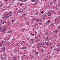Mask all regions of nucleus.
I'll return each instance as SVG.
<instances>
[{
	"label": "nucleus",
	"instance_id": "nucleus-3",
	"mask_svg": "<svg viewBox=\"0 0 60 60\" xmlns=\"http://www.w3.org/2000/svg\"><path fill=\"white\" fill-rule=\"evenodd\" d=\"M37 45L38 46L37 47L40 48L41 47V45H42V43H40L37 44Z\"/></svg>",
	"mask_w": 60,
	"mask_h": 60
},
{
	"label": "nucleus",
	"instance_id": "nucleus-45",
	"mask_svg": "<svg viewBox=\"0 0 60 60\" xmlns=\"http://www.w3.org/2000/svg\"><path fill=\"white\" fill-rule=\"evenodd\" d=\"M28 0H24V2H26Z\"/></svg>",
	"mask_w": 60,
	"mask_h": 60
},
{
	"label": "nucleus",
	"instance_id": "nucleus-9",
	"mask_svg": "<svg viewBox=\"0 0 60 60\" xmlns=\"http://www.w3.org/2000/svg\"><path fill=\"white\" fill-rule=\"evenodd\" d=\"M22 43L23 44H25L26 43V42L25 41H23L22 42Z\"/></svg>",
	"mask_w": 60,
	"mask_h": 60
},
{
	"label": "nucleus",
	"instance_id": "nucleus-27",
	"mask_svg": "<svg viewBox=\"0 0 60 60\" xmlns=\"http://www.w3.org/2000/svg\"><path fill=\"white\" fill-rule=\"evenodd\" d=\"M35 15H38V12H36L35 13Z\"/></svg>",
	"mask_w": 60,
	"mask_h": 60
},
{
	"label": "nucleus",
	"instance_id": "nucleus-48",
	"mask_svg": "<svg viewBox=\"0 0 60 60\" xmlns=\"http://www.w3.org/2000/svg\"><path fill=\"white\" fill-rule=\"evenodd\" d=\"M58 19V18H57L56 19H55V21H56V19Z\"/></svg>",
	"mask_w": 60,
	"mask_h": 60
},
{
	"label": "nucleus",
	"instance_id": "nucleus-61",
	"mask_svg": "<svg viewBox=\"0 0 60 60\" xmlns=\"http://www.w3.org/2000/svg\"><path fill=\"white\" fill-rule=\"evenodd\" d=\"M54 7H54V6L53 8H54Z\"/></svg>",
	"mask_w": 60,
	"mask_h": 60
},
{
	"label": "nucleus",
	"instance_id": "nucleus-54",
	"mask_svg": "<svg viewBox=\"0 0 60 60\" xmlns=\"http://www.w3.org/2000/svg\"><path fill=\"white\" fill-rule=\"evenodd\" d=\"M24 11L23 10H22L21 11V12H23Z\"/></svg>",
	"mask_w": 60,
	"mask_h": 60
},
{
	"label": "nucleus",
	"instance_id": "nucleus-19",
	"mask_svg": "<svg viewBox=\"0 0 60 60\" xmlns=\"http://www.w3.org/2000/svg\"><path fill=\"white\" fill-rule=\"evenodd\" d=\"M30 35H32L31 36H34V34H32V33Z\"/></svg>",
	"mask_w": 60,
	"mask_h": 60
},
{
	"label": "nucleus",
	"instance_id": "nucleus-57",
	"mask_svg": "<svg viewBox=\"0 0 60 60\" xmlns=\"http://www.w3.org/2000/svg\"><path fill=\"white\" fill-rule=\"evenodd\" d=\"M9 33H11V32H10V31H9Z\"/></svg>",
	"mask_w": 60,
	"mask_h": 60
},
{
	"label": "nucleus",
	"instance_id": "nucleus-10",
	"mask_svg": "<svg viewBox=\"0 0 60 60\" xmlns=\"http://www.w3.org/2000/svg\"><path fill=\"white\" fill-rule=\"evenodd\" d=\"M30 41H32V43H33V42H34V39H30Z\"/></svg>",
	"mask_w": 60,
	"mask_h": 60
},
{
	"label": "nucleus",
	"instance_id": "nucleus-35",
	"mask_svg": "<svg viewBox=\"0 0 60 60\" xmlns=\"http://www.w3.org/2000/svg\"><path fill=\"white\" fill-rule=\"evenodd\" d=\"M51 11H52V12H53V11H54L53 10H51Z\"/></svg>",
	"mask_w": 60,
	"mask_h": 60
},
{
	"label": "nucleus",
	"instance_id": "nucleus-56",
	"mask_svg": "<svg viewBox=\"0 0 60 60\" xmlns=\"http://www.w3.org/2000/svg\"><path fill=\"white\" fill-rule=\"evenodd\" d=\"M46 43H47V42H45V44H46Z\"/></svg>",
	"mask_w": 60,
	"mask_h": 60
},
{
	"label": "nucleus",
	"instance_id": "nucleus-44",
	"mask_svg": "<svg viewBox=\"0 0 60 60\" xmlns=\"http://www.w3.org/2000/svg\"><path fill=\"white\" fill-rule=\"evenodd\" d=\"M27 25H29V23H27Z\"/></svg>",
	"mask_w": 60,
	"mask_h": 60
},
{
	"label": "nucleus",
	"instance_id": "nucleus-11",
	"mask_svg": "<svg viewBox=\"0 0 60 60\" xmlns=\"http://www.w3.org/2000/svg\"><path fill=\"white\" fill-rule=\"evenodd\" d=\"M2 27H0V31L2 32Z\"/></svg>",
	"mask_w": 60,
	"mask_h": 60
},
{
	"label": "nucleus",
	"instance_id": "nucleus-34",
	"mask_svg": "<svg viewBox=\"0 0 60 60\" xmlns=\"http://www.w3.org/2000/svg\"><path fill=\"white\" fill-rule=\"evenodd\" d=\"M3 22V21H1L0 22V23H1V24H2V22Z\"/></svg>",
	"mask_w": 60,
	"mask_h": 60
},
{
	"label": "nucleus",
	"instance_id": "nucleus-50",
	"mask_svg": "<svg viewBox=\"0 0 60 60\" xmlns=\"http://www.w3.org/2000/svg\"><path fill=\"white\" fill-rule=\"evenodd\" d=\"M45 26H46L44 25V27H45Z\"/></svg>",
	"mask_w": 60,
	"mask_h": 60
},
{
	"label": "nucleus",
	"instance_id": "nucleus-38",
	"mask_svg": "<svg viewBox=\"0 0 60 60\" xmlns=\"http://www.w3.org/2000/svg\"><path fill=\"white\" fill-rule=\"evenodd\" d=\"M12 22L13 23V22H15V21L12 20Z\"/></svg>",
	"mask_w": 60,
	"mask_h": 60
},
{
	"label": "nucleus",
	"instance_id": "nucleus-4",
	"mask_svg": "<svg viewBox=\"0 0 60 60\" xmlns=\"http://www.w3.org/2000/svg\"><path fill=\"white\" fill-rule=\"evenodd\" d=\"M9 18H10V17L8 16V15H6L3 17V19L5 20H7Z\"/></svg>",
	"mask_w": 60,
	"mask_h": 60
},
{
	"label": "nucleus",
	"instance_id": "nucleus-16",
	"mask_svg": "<svg viewBox=\"0 0 60 60\" xmlns=\"http://www.w3.org/2000/svg\"><path fill=\"white\" fill-rule=\"evenodd\" d=\"M4 31H5V29H4L3 30L1 31V32H4V33H5V32Z\"/></svg>",
	"mask_w": 60,
	"mask_h": 60
},
{
	"label": "nucleus",
	"instance_id": "nucleus-63",
	"mask_svg": "<svg viewBox=\"0 0 60 60\" xmlns=\"http://www.w3.org/2000/svg\"><path fill=\"white\" fill-rule=\"evenodd\" d=\"M34 56L33 57V58H34Z\"/></svg>",
	"mask_w": 60,
	"mask_h": 60
},
{
	"label": "nucleus",
	"instance_id": "nucleus-29",
	"mask_svg": "<svg viewBox=\"0 0 60 60\" xmlns=\"http://www.w3.org/2000/svg\"><path fill=\"white\" fill-rule=\"evenodd\" d=\"M42 52H44V50H43V49H42L41 50Z\"/></svg>",
	"mask_w": 60,
	"mask_h": 60
},
{
	"label": "nucleus",
	"instance_id": "nucleus-31",
	"mask_svg": "<svg viewBox=\"0 0 60 60\" xmlns=\"http://www.w3.org/2000/svg\"><path fill=\"white\" fill-rule=\"evenodd\" d=\"M12 41H15V39H12Z\"/></svg>",
	"mask_w": 60,
	"mask_h": 60
},
{
	"label": "nucleus",
	"instance_id": "nucleus-46",
	"mask_svg": "<svg viewBox=\"0 0 60 60\" xmlns=\"http://www.w3.org/2000/svg\"><path fill=\"white\" fill-rule=\"evenodd\" d=\"M4 21H2V23H1V24H4Z\"/></svg>",
	"mask_w": 60,
	"mask_h": 60
},
{
	"label": "nucleus",
	"instance_id": "nucleus-5",
	"mask_svg": "<svg viewBox=\"0 0 60 60\" xmlns=\"http://www.w3.org/2000/svg\"><path fill=\"white\" fill-rule=\"evenodd\" d=\"M36 21L37 22H38V23H41V21L40 20V19H36Z\"/></svg>",
	"mask_w": 60,
	"mask_h": 60
},
{
	"label": "nucleus",
	"instance_id": "nucleus-52",
	"mask_svg": "<svg viewBox=\"0 0 60 60\" xmlns=\"http://www.w3.org/2000/svg\"><path fill=\"white\" fill-rule=\"evenodd\" d=\"M60 22H59V21H58V23H59Z\"/></svg>",
	"mask_w": 60,
	"mask_h": 60
},
{
	"label": "nucleus",
	"instance_id": "nucleus-60",
	"mask_svg": "<svg viewBox=\"0 0 60 60\" xmlns=\"http://www.w3.org/2000/svg\"><path fill=\"white\" fill-rule=\"evenodd\" d=\"M20 26H22V25H21Z\"/></svg>",
	"mask_w": 60,
	"mask_h": 60
},
{
	"label": "nucleus",
	"instance_id": "nucleus-6",
	"mask_svg": "<svg viewBox=\"0 0 60 60\" xmlns=\"http://www.w3.org/2000/svg\"><path fill=\"white\" fill-rule=\"evenodd\" d=\"M46 15H43V19L44 20V19H45V18H46Z\"/></svg>",
	"mask_w": 60,
	"mask_h": 60
},
{
	"label": "nucleus",
	"instance_id": "nucleus-39",
	"mask_svg": "<svg viewBox=\"0 0 60 60\" xmlns=\"http://www.w3.org/2000/svg\"><path fill=\"white\" fill-rule=\"evenodd\" d=\"M24 49H26L27 48V47H24Z\"/></svg>",
	"mask_w": 60,
	"mask_h": 60
},
{
	"label": "nucleus",
	"instance_id": "nucleus-58",
	"mask_svg": "<svg viewBox=\"0 0 60 60\" xmlns=\"http://www.w3.org/2000/svg\"><path fill=\"white\" fill-rule=\"evenodd\" d=\"M53 32L54 33H55V31H53Z\"/></svg>",
	"mask_w": 60,
	"mask_h": 60
},
{
	"label": "nucleus",
	"instance_id": "nucleus-51",
	"mask_svg": "<svg viewBox=\"0 0 60 60\" xmlns=\"http://www.w3.org/2000/svg\"><path fill=\"white\" fill-rule=\"evenodd\" d=\"M56 49H55L54 50H56Z\"/></svg>",
	"mask_w": 60,
	"mask_h": 60
},
{
	"label": "nucleus",
	"instance_id": "nucleus-24",
	"mask_svg": "<svg viewBox=\"0 0 60 60\" xmlns=\"http://www.w3.org/2000/svg\"><path fill=\"white\" fill-rule=\"evenodd\" d=\"M24 4V3H21V4H20V6H22V4Z\"/></svg>",
	"mask_w": 60,
	"mask_h": 60
},
{
	"label": "nucleus",
	"instance_id": "nucleus-20",
	"mask_svg": "<svg viewBox=\"0 0 60 60\" xmlns=\"http://www.w3.org/2000/svg\"><path fill=\"white\" fill-rule=\"evenodd\" d=\"M55 33H57V32H58V30H55Z\"/></svg>",
	"mask_w": 60,
	"mask_h": 60
},
{
	"label": "nucleus",
	"instance_id": "nucleus-7",
	"mask_svg": "<svg viewBox=\"0 0 60 60\" xmlns=\"http://www.w3.org/2000/svg\"><path fill=\"white\" fill-rule=\"evenodd\" d=\"M50 22V20H49L46 23V26H47V25H48V24H49V23Z\"/></svg>",
	"mask_w": 60,
	"mask_h": 60
},
{
	"label": "nucleus",
	"instance_id": "nucleus-40",
	"mask_svg": "<svg viewBox=\"0 0 60 60\" xmlns=\"http://www.w3.org/2000/svg\"><path fill=\"white\" fill-rule=\"evenodd\" d=\"M5 46V43H4V46Z\"/></svg>",
	"mask_w": 60,
	"mask_h": 60
},
{
	"label": "nucleus",
	"instance_id": "nucleus-25",
	"mask_svg": "<svg viewBox=\"0 0 60 60\" xmlns=\"http://www.w3.org/2000/svg\"><path fill=\"white\" fill-rule=\"evenodd\" d=\"M21 49H24V47H22L21 48Z\"/></svg>",
	"mask_w": 60,
	"mask_h": 60
},
{
	"label": "nucleus",
	"instance_id": "nucleus-62",
	"mask_svg": "<svg viewBox=\"0 0 60 60\" xmlns=\"http://www.w3.org/2000/svg\"><path fill=\"white\" fill-rule=\"evenodd\" d=\"M9 6H10V7H11V5H9Z\"/></svg>",
	"mask_w": 60,
	"mask_h": 60
},
{
	"label": "nucleus",
	"instance_id": "nucleus-26",
	"mask_svg": "<svg viewBox=\"0 0 60 60\" xmlns=\"http://www.w3.org/2000/svg\"><path fill=\"white\" fill-rule=\"evenodd\" d=\"M6 49V48L5 47H4V48L3 49H4V51H5V50Z\"/></svg>",
	"mask_w": 60,
	"mask_h": 60
},
{
	"label": "nucleus",
	"instance_id": "nucleus-30",
	"mask_svg": "<svg viewBox=\"0 0 60 60\" xmlns=\"http://www.w3.org/2000/svg\"><path fill=\"white\" fill-rule=\"evenodd\" d=\"M59 49H58L56 51H58L59 52Z\"/></svg>",
	"mask_w": 60,
	"mask_h": 60
},
{
	"label": "nucleus",
	"instance_id": "nucleus-28",
	"mask_svg": "<svg viewBox=\"0 0 60 60\" xmlns=\"http://www.w3.org/2000/svg\"><path fill=\"white\" fill-rule=\"evenodd\" d=\"M17 60L16 58H14L13 60Z\"/></svg>",
	"mask_w": 60,
	"mask_h": 60
},
{
	"label": "nucleus",
	"instance_id": "nucleus-22",
	"mask_svg": "<svg viewBox=\"0 0 60 60\" xmlns=\"http://www.w3.org/2000/svg\"><path fill=\"white\" fill-rule=\"evenodd\" d=\"M38 24H40V25H42V24L41 23V22H39V23H38Z\"/></svg>",
	"mask_w": 60,
	"mask_h": 60
},
{
	"label": "nucleus",
	"instance_id": "nucleus-37",
	"mask_svg": "<svg viewBox=\"0 0 60 60\" xmlns=\"http://www.w3.org/2000/svg\"><path fill=\"white\" fill-rule=\"evenodd\" d=\"M53 1L54 3H55V2H56V0H53Z\"/></svg>",
	"mask_w": 60,
	"mask_h": 60
},
{
	"label": "nucleus",
	"instance_id": "nucleus-23",
	"mask_svg": "<svg viewBox=\"0 0 60 60\" xmlns=\"http://www.w3.org/2000/svg\"><path fill=\"white\" fill-rule=\"evenodd\" d=\"M38 52H36L35 53L36 54V55H38Z\"/></svg>",
	"mask_w": 60,
	"mask_h": 60
},
{
	"label": "nucleus",
	"instance_id": "nucleus-17",
	"mask_svg": "<svg viewBox=\"0 0 60 60\" xmlns=\"http://www.w3.org/2000/svg\"><path fill=\"white\" fill-rule=\"evenodd\" d=\"M50 4L51 5H52L53 4V2H51Z\"/></svg>",
	"mask_w": 60,
	"mask_h": 60
},
{
	"label": "nucleus",
	"instance_id": "nucleus-18",
	"mask_svg": "<svg viewBox=\"0 0 60 60\" xmlns=\"http://www.w3.org/2000/svg\"><path fill=\"white\" fill-rule=\"evenodd\" d=\"M3 46V43H1L0 44V46H1V47H2Z\"/></svg>",
	"mask_w": 60,
	"mask_h": 60
},
{
	"label": "nucleus",
	"instance_id": "nucleus-36",
	"mask_svg": "<svg viewBox=\"0 0 60 60\" xmlns=\"http://www.w3.org/2000/svg\"><path fill=\"white\" fill-rule=\"evenodd\" d=\"M41 13L42 14H43V11H42L41 12Z\"/></svg>",
	"mask_w": 60,
	"mask_h": 60
},
{
	"label": "nucleus",
	"instance_id": "nucleus-55",
	"mask_svg": "<svg viewBox=\"0 0 60 60\" xmlns=\"http://www.w3.org/2000/svg\"><path fill=\"white\" fill-rule=\"evenodd\" d=\"M58 28H60V26H59L58 27Z\"/></svg>",
	"mask_w": 60,
	"mask_h": 60
},
{
	"label": "nucleus",
	"instance_id": "nucleus-13",
	"mask_svg": "<svg viewBox=\"0 0 60 60\" xmlns=\"http://www.w3.org/2000/svg\"><path fill=\"white\" fill-rule=\"evenodd\" d=\"M21 12V10H19V11L18 13H18H20V12Z\"/></svg>",
	"mask_w": 60,
	"mask_h": 60
},
{
	"label": "nucleus",
	"instance_id": "nucleus-12",
	"mask_svg": "<svg viewBox=\"0 0 60 60\" xmlns=\"http://www.w3.org/2000/svg\"><path fill=\"white\" fill-rule=\"evenodd\" d=\"M46 44L47 45H49V42H46Z\"/></svg>",
	"mask_w": 60,
	"mask_h": 60
},
{
	"label": "nucleus",
	"instance_id": "nucleus-21",
	"mask_svg": "<svg viewBox=\"0 0 60 60\" xmlns=\"http://www.w3.org/2000/svg\"><path fill=\"white\" fill-rule=\"evenodd\" d=\"M48 16H51V14L48 13Z\"/></svg>",
	"mask_w": 60,
	"mask_h": 60
},
{
	"label": "nucleus",
	"instance_id": "nucleus-41",
	"mask_svg": "<svg viewBox=\"0 0 60 60\" xmlns=\"http://www.w3.org/2000/svg\"><path fill=\"white\" fill-rule=\"evenodd\" d=\"M7 45H10V43H8L7 44Z\"/></svg>",
	"mask_w": 60,
	"mask_h": 60
},
{
	"label": "nucleus",
	"instance_id": "nucleus-64",
	"mask_svg": "<svg viewBox=\"0 0 60 60\" xmlns=\"http://www.w3.org/2000/svg\"><path fill=\"white\" fill-rule=\"evenodd\" d=\"M16 10H18V8H16Z\"/></svg>",
	"mask_w": 60,
	"mask_h": 60
},
{
	"label": "nucleus",
	"instance_id": "nucleus-15",
	"mask_svg": "<svg viewBox=\"0 0 60 60\" xmlns=\"http://www.w3.org/2000/svg\"><path fill=\"white\" fill-rule=\"evenodd\" d=\"M38 36H36V37H35V39H38Z\"/></svg>",
	"mask_w": 60,
	"mask_h": 60
},
{
	"label": "nucleus",
	"instance_id": "nucleus-8",
	"mask_svg": "<svg viewBox=\"0 0 60 60\" xmlns=\"http://www.w3.org/2000/svg\"><path fill=\"white\" fill-rule=\"evenodd\" d=\"M31 1L32 2H37V0H31Z\"/></svg>",
	"mask_w": 60,
	"mask_h": 60
},
{
	"label": "nucleus",
	"instance_id": "nucleus-2",
	"mask_svg": "<svg viewBox=\"0 0 60 60\" xmlns=\"http://www.w3.org/2000/svg\"><path fill=\"white\" fill-rule=\"evenodd\" d=\"M1 56H2V59L3 60H6L7 58L6 55L4 54V55H1Z\"/></svg>",
	"mask_w": 60,
	"mask_h": 60
},
{
	"label": "nucleus",
	"instance_id": "nucleus-14",
	"mask_svg": "<svg viewBox=\"0 0 60 60\" xmlns=\"http://www.w3.org/2000/svg\"><path fill=\"white\" fill-rule=\"evenodd\" d=\"M3 5V4H0V7H2Z\"/></svg>",
	"mask_w": 60,
	"mask_h": 60
},
{
	"label": "nucleus",
	"instance_id": "nucleus-49",
	"mask_svg": "<svg viewBox=\"0 0 60 60\" xmlns=\"http://www.w3.org/2000/svg\"><path fill=\"white\" fill-rule=\"evenodd\" d=\"M34 50L35 52H36V50Z\"/></svg>",
	"mask_w": 60,
	"mask_h": 60
},
{
	"label": "nucleus",
	"instance_id": "nucleus-43",
	"mask_svg": "<svg viewBox=\"0 0 60 60\" xmlns=\"http://www.w3.org/2000/svg\"><path fill=\"white\" fill-rule=\"evenodd\" d=\"M2 42H4V41L3 40L2 41Z\"/></svg>",
	"mask_w": 60,
	"mask_h": 60
},
{
	"label": "nucleus",
	"instance_id": "nucleus-42",
	"mask_svg": "<svg viewBox=\"0 0 60 60\" xmlns=\"http://www.w3.org/2000/svg\"><path fill=\"white\" fill-rule=\"evenodd\" d=\"M6 23V22H3V24H4V23Z\"/></svg>",
	"mask_w": 60,
	"mask_h": 60
},
{
	"label": "nucleus",
	"instance_id": "nucleus-32",
	"mask_svg": "<svg viewBox=\"0 0 60 60\" xmlns=\"http://www.w3.org/2000/svg\"><path fill=\"white\" fill-rule=\"evenodd\" d=\"M25 30V29H23V30H22V31L23 32H24V31Z\"/></svg>",
	"mask_w": 60,
	"mask_h": 60
},
{
	"label": "nucleus",
	"instance_id": "nucleus-33",
	"mask_svg": "<svg viewBox=\"0 0 60 60\" xmlns=\"http://www.w3.org/2000/svg\"><path fill=\"white\" fill-rule=\"evenodd\" d=\"M33 21H35V19L34 18L33 19Z\"/></svg>",
	"mask_w": 60,
	"mask_h": 60
},
{
	"label": "nucleus",
	"instance_id": "nucleus-53",
	"mask_svg": "<svg viewBox=\"0 0 60 60\" xmlns=\"http://www.w3.org/2000/svg\"><path fill=\"white\" fill-rule=\"evenodd\" d=\"M46 40L48 41V38H46Z\"/></svg>",
	"mask_w": 60,
	"mask_h": 60
},
{
	"label": "nucleus",
	"instance_id": "nucleus-47",
	"mask_svg": "<svg viewBox=\"0 0 60 60\" xmlns=\"http://www.w3.org/2000/svg\"><path fill=\"white\" fill-rule=\"evenodd\" d=\"M41 1H45V0H41Z\"/></svg>",
	"mask_w": 60,
	"mask_h": 60
},
{
	"label": "nucleus",
	"instance_id": "nucleus-59",
	"mask_svg": "<svg viewBox=\"0 0 60 60\" xmlns=\"http://www.w3.org/2000/svg\"><path fill=\"white\" fill-rule=\"evenodd\" d=\"M38 23H37V24H36V25H38Z\"/></svg>",
	"mask_w": 60,
	"mask_h": 60
},
{
	"label": "nucleus",
	"instance_id": "nucleus-1",
	"mask_svg": "<svg viewBox=\"0 0 60 60\" xmlns=\"http://www.w3.org/2000/svg\"><path fill=\"white\" fill-rule=\"evenodd\" d=\"M5 13L6 15H7L9 17V18H10V17H11V14H12V12H11V11H10L9 12L8 14H7V12H6Z\"/></svg>",
	"mask_w": 60,
	"mask_h": 60
}]
</instances>
